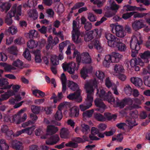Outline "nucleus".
Masks as SVG:
<instances>
[{"label":"nucleus","instance_id":"f257e3e1","mask_svg":"<svg viewBox=\"0 0 150 150\" xmlns=\"http://www.w3.org/2000/svg\"><path fill=\"white\" fill-rule=\"evenodd\" d=\"M143 42L142 36L140 33H137L133 36L130 41V47L132 49L131 56L133 57L136 56L138 51L140 49V45Z\"/></svg>","mask_w":150,"mask_h":150},{"label":"nucleus","instance_id":"f03ea898","mask_svg":"<svg viewBox=\"0 0 150 150\" xmlns=\"http://www.w3.org/2000/svg\"><path fill=\"white\" fill-rule=\"evenodd\" d=\"M21 6L20 5L17 6L16 4H14L11 10L7 15L5 19V22L8 25H11L13 23L12 18L16 16L17 17L16 19L19 20L18 16L21 15Z\"/></svg>","mask_w":150,"mask_h":150},{"label":"nucleus","instance_id":"7ed1b4c3","mask_svg":"<svg viewBox=\"0 0 150 150\" xmlns=\"http://www.w3.org/2000/svg\"><path fill=\"white\" fill-rule=\"evenodd\" d=\"M88 86V84H86L85 86L87 95L84 103L79 105L80 109L81 111H83L91 107L92 105V103L93 101V91L92 89H89Z\"/></svg>","mask_w":150,"mask_h":150},{"label":"nucleus","instance_id":"20e7f679","mask_svg":"<svg viewBox=\"0 0 150 150\" xmlns=\"http://www.w3.org/2000/svg\"><path fill=\"white\" fill-rule=\"evenodd\" d=\"M122 55L119 53L112 52L111 55L108 54L105 56L103 64L106 67H108L111 63L118 62L122 59Z\"/></svg>","mask_w":150,"mask_h":150},{"label":"nucleus","instance_id":"39448f33","mask_svg":"<svg viewBox=\"0 0 150 150\" xmlns=\"http://www.w3.org/2000/svg\"><path fill=\"white\" fill-rule=\"evenodd\" d=\"M73 30L71 32L72 38L74 42L76 44L81 43L83 41V39L81 36V33L77 27V22L73 21Z\"/></svg>","mask_w":150,"mask_h":150},{"label":"nucleus","instance_id":"423d86ee","mask_svg":"<svg viewBox=\"0 0 150 150\" xmlns=\"http://www.w3.org/2000/svg\"><path fill=\"white\" fill-rule=\"evenodd\" d=\"M110 27L111 30L113 33H114V30H115V34L117 37L122 38L126 35V32L125 31L122 25L112 24L110 25Z\"/></svg>","mask_w":150,"mask_h":150},{"label":"nucleus","instance_id":"0eeeda50","mask_svg":"<svg viewBox=\"0 0 150 150\" xmlns=\"http://www.w3.org/2000/svg\"><path fill=\"white\" fill-rule=\"evenodd\" d=\"M105 36L108 40L107 42L108 46L111 47L115 46L114 43L118 38L109 33H105Z\"/></svg>","mask_w":150,"mask_h":150},{"label":"nucleus","instance_id":"6e6552de","mask_svg":"<svg viewBox=\"0 0 150 150\" xmlns=\"http://www.w3.org/2000/svg\"><path fill=\"white\" fill-rule=\"evenodd\" d=\"M76 66V64L74 62L68 64L64 63L62 64V68L64 70V71L67 70L68 72L71 74H72L74 73Z\"/></svg>","mask_w":150,"mask_h":150},{"label":"nucleus","instance_id":"1a4fd4ad","mask_svg":"<svg viewBox=\"0 0 150 150\" xmlns=\"http://www.w3.org/2000/svg\"><path fill=\"white\" fill-rule=\"evenodd\" d=\"M132 29L135 31H137L141 28H144L145 25L144 24L143 20L141 19L136 20L132 24Z\"/></svg>","mask_w":150,"mask_h":150},{"label":"nucleus","instance_id":"9d476101","mask_svg":"<svg viewBox=\"0 0 150 150\" xmlns=\"http://www.w3.org/2000/svg\"><path fill=\"white\" fill-rule=\"evenodd\" d=\"M124 99L126 105H130L129 106L125 108L126 110H130L134 108H141V106L138 105L133 104V100L132 98H125Z\"/></svg>","mask_w":150,"mask_h":150},{"label":"nucleus","instance_id":"9b49d317","mask_svg":"<svg viewBox=\"0 0 150 150\" xmlns=\"http://www.w3.org/2000/svg\"><path fill=\"white\" fill-rule=\"evenodd\" d=\"M8 82L7 79L1 78L0 79V86L1 88L0 89V94L4 92V89L10 88L12 87V85H8Z\"/></svg>","mask_w":150,"mask_h":150},{"label":"nucleus","instance_id":"f8f14e48","mask_svg":"<svg viewBox=\"0 0 150 150\" xmlns=\"http://www.w3.org/2000/svg\"><path fill=\"white\" fill-rule=\"evenodd\" d=\"M115 46L112 47L113 48L116 47L118 50L121 52L125 51L127 48L125 45L122 43L120 40L118 38V40L115 43Z\"/></svg>","mask_w":150,"mask_h":150},{"label":"nucleus","instance_id":"ddd939ff","mask_svg":"<svg viewBox=\"0 0 150 150\" xmlns=\"http://www.w3.org/2000/svg\"><path fill=\"white\" fill-rule=\"evenodd\" d=\"M81 62L84 64H90L92 62L91 59L89 54L84 52L81 54Z\"/></svg>","mask_w":150,"mask_h":150},{"label":"nucleus","instance_id":"4468645a","mask_svg":"<svg viewBox=\"0 0 150 150\" xmlns=\"http://www.w3.org/2000/svg\"><path fill=\"white\" fill-rule=\"evenodd\" d=\"M95 103L96 105L100 108H99L96 109V110L103 112L106 106L101 100L99 98H97L95 100Z\"/></svg>","mask_w":150,"mask_h":150},{"label":"nucleus","instance_id":"2eb2a0df","mask_svg":"<svg viewBox=\"0 0 150 150\" xmlns=\"http://www.w3.org/2000/svg\"><path fill=\"white\" fill-rule=\"evenodd\" d=\"M59 140L58 135L56 134L51 136L50 138L46 141V144L47 145H54L57 143Z\"/></svg>","mask_w":150,"mask_h":150},{"label":"nucleus","instance_id":"dca6fc26","mask_svg":"<svg viewBox=\"0 0 150 150\" xmlns=\"http://www.w3.org/2000/svg\"><path fill=\"white\" fill-rule=\"evenodd\" d=\"M103 100H106L112 104L115 103V98L110 91H108V93L105 95V96Z\"/></svg>","mask_w":150,"mask_h":150},{"label":"nucleus","instance_id":"f3484780","mask_svg":"<svg viewBox=\"0 0 150 150\" xmlns=\"http://www.w3.org/2000/svg\"><path fill=\"white\" fill-rule=\"evenodd\" d=\"M79 115V109L76 106H74L70 109L69 116L71 117H77Z\"/></svg>","mask_w":150,"mask_h":150},{"label":"nucleus","instance_id":"a211bd4d","mask_svg":"<svg viewBox=\"0 0 150 150\" xmlns=\"http://www.w3.org/2000/svg\"><path fill=\"white\" fill-rule=\"evenodd\" d=\"M69 133V131L67 129L63 128L61 130L60 136L62 138L69 139L70 137Z\"/></svg>","mask_w":150,"mask_h":150},{"label":"nucleus","instance_id":"6ab92c4d","mask_svg":"<svg viewBox=\"0 0 150 150\" xmlns=\"http://www.w3.org/2000/svg\"><path fill=\"white\" fill-rule=\"evenodd\" d=\"M58 130L57 127L52 125H50L47 126V134L52 135L55 133Z\"/></svg>","mask_w":150,"mask_h":150},{"label":"nucleus","instance_id":"aec40b11","mask_svg":"<svg viewBox=\"0 0 150 150\" xmlns=\"http://www.w3.org/2000/svg\"><path fill=\"white\" fill-rule=\"evenodd\" d=\"M68 86L70 89L75 92L81 91L78 85L76 83L71 81H69L68 84Z\"/></svg>","mask_w":150,"mask_h":150},{"label":"nucleus","instance_id":"412c9836","mask_svg":"<svg viewBox=\"0 0 150 150\" xmlns=\"http://www.w3.org/2000/svg\"><path fill=\"white\" fill-rule=\"evenodd\" d=\"M130 81L132 83L136 86H141L143 84L142 79L138 77H132L130 79Z\"/></svg>","mask_w":150,"mask_h":150},{"label":"nucleus","instance_id":"4be33fe9","mask_svg":"<svg viewBox=\"0 0 150 150\" xmlns=\"http://www.w3.org/2000/svg\"><path fill=\"white\" fill-rule=\"evenodd\" d=\"M23 111L22 110H21L17 114L11 117V122H15L17 124H19L21 123V121L20 120V113H22Z\"/></svg>","mask_w":150,"mask_h":150},{"label":"nucleus","instance_id":"5701e85b","mask_svg":"<svg viewBox=\"0 0 150 150\" xmlns=\"http://www.w3.org/2000/svg\"><path fill=\"white\" fill-rule=\"evenodd\" d=\"M12 146L13 149L19 150L22 148V144L21 142L17 140H13L12 142Z\"/></svg>","mask_w":150,"mask_h":150},{"label":"nucleus","instance_id":"b1692460","mask_svg":"<svg viewBox=\"0 0 150 150\" xmlns=\"http://www.w3.org/2000/svg\"><path fill=\"white\" fill-rule=\"evenodd\" d=\"M32 93L35 96L38 98H43L45 96V94L44 92L38 89L33 90Z\"/></svg>","mask_w":150,"mask_h":150},{"label":"nucleus","instance_id":"393cba45","mask_svg":"<svg viewBox=\"0 0 150 150\" xmlns=\"http://www.w3.org/2000/svg\"><path fill=\"white\" fill-rule=\"evenodd\" d=\"M97 84V82L95 79L91 81L90 82H87L85 85V87L86 89H86L85 86L86 84H88V87L89 89H92L93 91V92L94 93V89H93V86H95V87H96Z\"/></svg>","mask_w":150,"mask_h":150},{"label":"nucleus","instance_id":"a878e982","mask_svg":"<svg viewBox=\"0 0 150 150\" xmlns=\"http://www.w3.org/2000/svg\"><path fill=\"white\" fill-rule=\"evenodd\" d=\"M114 104L116 105L117 106L119 107L120 108H122L126 105L125 99L120 100L117 98H116L115 101V103Z\"/></svg>","mask_w":150,"mask_h":150},{"label":"nucleus","instance_id":"bb28decb","mask_svg":"<svg viewBox=\"0 0 150 150\" xmlns=\"http://www.w3.org/2000/svg\"><path fill=\"white\" fill-rule=\"evenodd\" d=\"M80 129L82 132L85 134H88L90 131L89 127L85 124H83L81 125Z\"/></svg>","mask_w":150,"mask_h":150},{"label":"nucleus","instance_id":"cd10ccee","mask_svg":"<svg viewBox=\"0 0 150 150\" xmlns=\"http://www.w3.org/2000/svg\"><path fill=\"white\" fill-rule=\"evenodd\" d=\"M140 56L142 59L145 60V62L146 63L148 62H149L148 59L150 57V52L146 51L143 53H141L140 54Z\"/></svg>","mask_w":150,"mask_h":150},{"label":"nucleus","instance_id":"c85d7f7f","mask_svg":"<svg viewBox=\"0 0 150 150\" xmlns=\"http://www.w3.org/2000/svg\"><path fill=\"white\" fill-rule=\"evenodd\" d=\"M124 91L127 95L130 96L132 93V89L129 85L126 84L124 87Z\"/></svg>","mask_w":150,"mask_h":150},{"label":"nucleus","instance_id":"c756f323","mask_svg":"<svg viewBox=\"0 0 150 150\" xmlns=\"http://www.w3.org/2000/svg\"><path fill=\"white\" fill-rule=\"evenodd\" d=\"M29 16L33 20H35L38 17V13L35 9H33L30 11Z\"/></svg>","mask_w":150,"mask_h":150},{"label":"nucleus","instance_id":"7c9ffc66","mask_svg":"<svg viewBox=\"0 0 150 150\" xmlns=\"http://www.w3.org/2000/svg\"><path fill=\"white\" fill-rule=\"evenodd\" d=\"M95 119L98 121L104 122L106 120L105 117L99 113H96L94 115Z\"/></svg>","mask_w":150,"mask_h":150},{"label":"nucleus","instance_id":"2f4dec72","mask_svg":"<svg viewBox=\"0 0 150 150\" xmlns=\"http://www.w3.org/2000/svg\"><path fill=\"white\" fill-rule=\"evenodd\" d=\"M10 7L11 5L9 3H3L0 6V9L2 11H5L6 12L10 9Z\"/></svg>","mask_w":150,"mask_h":150},{"label":"nucleus","instance_id":"473e14b6","mask_svg":"<svg viewBox=\"0 0 150 150\" xmlns=\"http://www.w3.org/2000/svg\"><path fill=\"white\" fill-rule=\"evenodd\" d=\"M114 70L116 73L118 74L123 72L124 71V69L123 66L119 64H116L115 66Z\"/></svg>","mask_w":150,"mask_h":150},{"label":"nucleus","instance_id":"72a5a7b5","mask_svg":"<svg viewBox=\"0 0 150 150\" xmlns=\"http://www.w3.org/2000/svg\"><path fill=\"white\" fill-rule=\"evenodd\" d=\"M81 91L75 92L74 93L70 94L67 96V98L71 100L76 99V98L80 95Z\"/></svg>","mask_w":150,"mask_h":150},{"label":"nucleus","instance_id":"f704fd0d","mask_svg":"<svg viewBox=\"0 0 150 150\" xmlns=\"http://www.w3.org/2000/svg\"><path fill=\"white\" fill-rule=\"evenodd\" d=\"M81 54L77 50H74V51L73 54V57L74 58L76 57V61L79 63L81 62Z\"/></svg>","mask_w":150,"mask_h":150},{"label":"nucleus","instance_id":"c9c22d12","mask_svg":"<svg viewBox=\"0 0 150 150\" xmlns=\"http://www.w3.org/2000/svg\"><path fill=\"white\" fill-rule=\"evenodd\" d=\"M31 109L32 112L35 114H39L41 110V107L32 105L31 106Z\"/></svg>","mask_w":150,"mask_h":150},{"label":"nucleus","instance_id":"e433bc0d","mask_svg":"<svg viewBox=\"0 0 150 150\" xmlns=\"http://www.w3.org/2000/svg\"><path fill=\"white\" fill-rule=\"evenodd\" d=\"M8 147V145L4 140L1 139L0 140V148H1V150H7Z\"/></svg>","mask_w":150,"mask_h":150},{"label":"nucleus","instance_id":"4c0bfd02","mask_svg":"<svg viewBox=\"0 0 150 150\" xmlns=\"http://www.w3.org/2000/svg\"><path fill=\"white\" fill-rule=\"evenodd\" d=\"M127 121L130 129H132L134 126L137 125V124L136 123L135 120L134 118H129L127 120Z\"/></svg>","mask_w":150,"mask_h":150},{"label":"nucleus","instance_id":"58836bf2","mask_svg":"<svg viewBox=\"0 0 150 150\" xmlns=\"http://www.w3.org/2000/svg\"><path fill=\"white\" fill-rule=\"evenodd\" d=\"M92 43L93 45L95 48L97 50L101 51L102 48L101 46L100 43L99 42V41L97 40H94L92 42Z\"/></svg>","mask_w":150,"mask_h":150},{"label":"nucleus","instance_id":"ea45409f","mask_svg":"<svg viewBox=\"0 0 150 150\" xmlns=\"http://www.w3.org/2000/svg\"><path fill=\"white\" fill-rule=\"evenodd\" d=\"M120 8V6L116 4L114 1H113L110 5V9L114 11V12L115 14Z\"/></svg>","mask_w":150,"mask_h":150},{"label":"nucleus","instance_id":"a19ab883","mask_svg":"<svg viewBox=\"0 0 150 150\" xmlns=\"http://www.w3.org/2000/svg\"><path fill=\"white\" fill-rule=\"evenodd\" d=\"M88 69L86 67H83L81 71V77L84 79H85L86 77L88 76L87 75Z\"/></svg>","mask_w":150,"mask_h":150},{"label":"nucleus","instance_id":"79ce46f5","mask_svg":"<svg viewBox=\"0 0 150 150\" xmlns=\"http://www.w3.org/2000/svg\"><path fill=\"white\" fill-rule=\"evenodd\" d=\"M92 32L89 31L87 32L84 36V40L86 42H88L93 38Z\"/></svg>","mask_w":150,"mask_h":150},{"label":"nucleus","instance_id":"37998d69","mask_svg":"<svg viewBox=\"0 0 150 150\" xmlns=\"http://www.w3.org/2000/svg\"><path fill=\"white\" fill-rule=\"evenodd\" d=\"M96 77L101 81H103L105 77L104 73L100 71H97L96 73Z\"/></svg>","mask_w":150,"mask_h":150},{"label":"nucleus","instance_id":"c03bdc74","mask_svg":"<svg viewBox=\"0 0 150 150\" xmlns=\"http://www.w3.org/2000/svg\"><path fill=\"white\" fill-rule=\"evenodd\" d=\"M63 117L62 111L60 110H58L54 115L55 120L57 121H60Z\"/></svg>","mask_w":150,"mask_h":150},{"label":"nucleus","instance_id":"a18cd8bd","mask_svg":"<svg viewBox=\"0 0 150 150\" xmlns=\"http://www.w3.org/2000/svg\"><path fill=\"white\" fill-rule=\"evenodd\" d=\"M93 112V109L86 111L83 112V116L84 117H90L92 116Z\"/></svg>","mask_w":150,"mask_h":150},{"label":"nucleus","instance_id":"49530a36","mask_svg":"<svg viewBox=\"0 0 150 150\" xmlns=\"http://www.w3.org/2000/svg\"><path fill=\"white\" fill-rule=\"evenodd\" d=\"M123 10L126 11H133L135 10L136 6H131L129 5H126L123 6Z\"/></svg>","mask_w":150,"mask_h":150},{"label":"nucleus","instance_id":"de8ad7c7","mask_svg":"<svg viewBox=\"0 0 150 150\" xmlns=\"http://www.w3.org/2000/svg\"><path fill=\"white\" fill-rule=\"evenodd\" d=\"M105 117L106 119H107L108 120H110L111 119H115L117 118V116L115 114L111 115L109 113H105L104 114Z\"/></svg>","mask_w":150,"mask_h":150},{"label":"nucleus","instance_id":"09e8293b","mask_svg":"<svg viewBox=\"0 0 150 150\" xmlns=\"http://www.w3.org/2000/svg\"><path fill=\"white\" fill-rule=\"evenodd\" d=\"M1 130L3 132L6 133L8 136H10L12 134V132L8 131V127L6 125H3L1 127Z\"/></svg>","mask_w":150,"mask_h":150},{"label":"nucleus","instance_id":"8fccbe9b","mask_svg":"<svg viewBox=\"0 0 150 150\" xmlns=\"http://www.w3.org/2000/svg\"><path fill=\"white\" fill-rule=\"evenodd\" d=\"M38 118L37 115L33 114H31L30 115V120H29V124L34 123Z\"/></svg>","mask_w":150,"mask_h":150},{"label":"nucleus","instance_id":"3c124183","mask_svg":"<svg viewBox=\"0 0 150 150\" xmlns=\"http://www.w3.org/2000/svg\"><path fill=\"white\" fill-rule=\"evenodd\" d=\"M97 94H98L99 97L102 100H103L105 96V92L104 90L102 89H100V91L99 90L97 89Z\"/></svg>","mask_w":150,"mask_h":150},{"label":"nucleus","instance_id":"603ef678","mask_svg":"<svg viewBox=\"0 0 150 150\" xmlns=\"http://www.w3.org/2000/svg\"><path fill=\"white\" fill-rule=\"evenodd\" d=\"M51 62L53 66L57 65L59 64V61L57 60V57L56 56H52L51 59Z\"/></svg>","mask_w":150,"mask_h":150},{"label":"nucleus","instance_id":"864d4df0","mask_svg":"<svg viewBox=\"0 0 150 150\" xmlns=\"http://www.w3.org/2000/svg\"><path fill=\"white\" fill-rule=\"evenodd\" d=\"M68 42H69V41L67 40L59 44V49L60 52H62L64 47L67 45Z\"/></svg>","mask_w":150,"mask_h":150},{"label":"nucleus","instance_id":"5fc2aeb1","mask_svg":"<svg viewBox=\"0 0 150 150\" xmlns=\"http://www.w3.org/2000/svg\"><path fill=\"white\" fill-rule=\"evenodd\" d=\"M88 18L91 22H95L96 21V17L91 13H88Z\"/></svg>","mask_w":150,"mask_h":150},{"label":"nucleus","instance_id":"6e6d98bb","mask_svg":"<svg viewBox=\"0 0 150 150\" xmlns=\"http://www.w3.org/2000/svg\"><path fill=\"white\" fill-rule=\"evenodd\" d=\"M135 13V12H131L124 13L122 15V17L124 19L126 20L131 17Z\"/></svg>","mask_w":150,"mask_h":150},{"label":"nucleus","instance_id":"4d7b16f0","mask_svg":"<svg viewBox=\"0 0 150 150\" xmlns=\"http://www.w3.org/2000/svg\"><path fill=\"white\" fill-rule=\"evenodd\" d=\"M8 30V31L10 32L12 35L15 34L18 31L17 28L14 26L10 27Z\"/></svg>","mask_w":150,"mask_h":150},{"label":"nucleus","instance_id":"13d9d810","mask_svg":"<svg viewBox=\"0 0 150 150\" xmlns=\"http://www.w3.org/2000/svg\"><path fill=\"white\" fill-rule=\"evenodd\" d=\"M37 45L38 42L37 41L35 42L33 40H31L30 41L29 43V48H33L36 47Z\"/></svg>","mask_w":150,"mask_h":150},{"label":"nucleus","instance_id":"bf43d9fd","mask_svg":"<svg viewBox=\"0 0 150 150\" xmlns=\"http://www.w3.org/2000/svg\"><path fill=\"white\" fill-rule=\"evenodd\" d=\"M13 65L16 67L20 68L22 66L23 63L20 60L18 59L13 62Z\"/></svg>","mask_w":150,"mask_h":150},{"label":"nucleus","instance_id":"052dcab7","mask_svg":"<svg viewBox=\"0 0 150 150\" xmlns=\"http://www.w3.org/2000/svg\"><path fill=\"white\" fill-rule=\"evenodd\" d=\"M65 146L67 147H72L73 148H76L78 146L77 144L75 142L70 141L65 144Z\"/></svg>","mask_w":150,"mask_h":150},{"label":"nucleus","instance_id":"680f3d73","mask_svg":"<svg viewBox=\"0 0 150 150\" xmlns=\"http://www.w3.org/2000/svg\"><path fill=\"white\" fill-rule=\"evenodd\" d=\"M144 100V97L140 95L139 98H134V99L133 100L136 103L140 105L141 104L142 102Z\"/></svg>","mask_w":150,"mask_h":150},{"label":"nucleus","instance_id":"e2e57ef3","mask_svg":"<svg viewBox=\"0 0 150 150\" xmlns=\"http://www.w3.org/2000/svg\"><path fill=\"white\" fill-rule=\"evenodd\" d=\"M85 3L83 2H79L76 3L74 6L72 8V10L79 8L80 7L83 6Z\"/></svg>","mask_w":150,"mask_h":150},{"label":"nucleus","instance_id":"0e129e2a","mask_svg":"<svg viewBox=\"0 0 150 150\" xmlns=\"http://www.w3.org/2000/svg\"><path fill=\"white\" fill-rule=\"evenodd\" d=\"M9 51L10 53L13 55L16 56L17 54L16 52L17 51V48L16 47H12L9 49Z\"/></svg>","mask_w":150,"mask_h":150},{"label":"nucleus","instance_id":"69168bd1","mask_svg":"<svg viewBox=\"0 0 150 150\" xmlns=\"http://www.w3.org/2000/svg\"><path fill=\"white\" fill-rule=\"evenodd\" d=\"M99 131H102L105 130L107 128V125L103 123H100L98 126Z\"/></svg>","mask_w":150,"mask_h":150},{"label":"nucleus","instance_id":"338daca9","mask_svg":"<svg viewBox=\"0 0 150 150\" xmlns=\"http://www.w3.org/2000/svg\"><path fill=\"white\" fill-rule=\"evenodd\" d=\"M29 35L30 38L36 37L37 36L38 32L35 30H32L30 31Z\"/></svg>","mask_w":150,"mask_h":150},{"label":"nucleus","instance_id":"774afa93","mask_svg":"<svg viewBox=\"0 0 150 150\" xmlns=\"http://www.w3.org/2000/svg\"><path fill=\"white\" fill-rule=\"evenodd\" d=\"M4 69L6 71L10 72L11 70L14 69V68L11 65L6 64V66L4 67Z\"/></svg>","mask_w":150,"mask_h":150}]
</instances>
